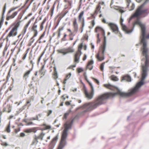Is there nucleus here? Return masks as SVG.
Listing matches in <instances>:
<instances>
[{"label": "nucleus", "mask_w": 149, "mask_h": 149, "mask_svg": "<svg viewBox=\"0 0 149 149\" xmlns=\"http://www.w3.org/2000/svg\"><path fill=\"white\" fill-rule=\"evenodd\" d=\"M12 36H13V33L12 32V31H10L7 37H10Z\"/></svg>", "instance_id": "nucleus-51"}, {"label": "nucleus", "mask_w": 149, "mask_h": 149, "mask_svg": "<svg viewBox=\"0 0 149 149\" xmlns=\"http://www.w3.org/2000/svg\"><path fill=\"white\" fill-rule=\"evenodd\" d=\"M73 123V120L69 123H66L64 125V129L63 131L61 141L59 143L57 149H62L66 144V139L68 135V131L69 129L71 128Z\"/></svg>", "instance_id": "nucleus-2"}, {"label": "nucleus", "mask_w": 149, "mask_h": 149, "mask_svg": "<svg viewBox=\"0 0 149 149\" xmlns=\"http://www.w3.org/2000/svg\"><path fill=\"white\" fill-rule=\"evenodd\" d=\"M3 107V112H6L8 113L10 112L11 110V107L10 104H7L6 107H4V104Z\"/></svg>", "instance_id": "nucleus-14"}, {"label": "nucleus", "mask_w": 149, "mask_h": 149, "mask_svg": "<svg viewBox=\"0 0 149 149\" xmlns=\"http://www.w3.org/2000/svg\"><path fill=\"white\" fill-rule=\"evenodd\" d=\"M76 64H75L74 65H70V66L68 68L69 69H72L73 68L75 67H76Z\"/></svg>", "instance_id": "nucleus-60"}, {"label": "nucleus", "mask_w": 149, "mask_h": 149, "mask_svg": "<svg viewBox=\"0 0 149 149\" xmlns=\"http://www.w3.org/2000/svg\"><path fill=\"white\" fill-rule=\"evenodd\" d=\"M148 10V9H146L144 10V11H145V12L146 15H144V16H143V17H145L147 15H148V14L149 13V12H147V11Z\"/></svg>", "instance_id": "nucleus-54"}, {"label": "nucleus", "mask_w": 149, "mask_h": 149, "mask_svg": "<svg viewBox=\"0 0 149 149\" xmlns=\"http://www.w3.org/2000/svg\"><path fill=\"white\" fill-rule=\"evenodd\" d=\"M140 19V18H137L135 21V23L136 24L139 25L140 26L141 30L142 37H146V25L145 24L141 23Z\"/></svg>", "instance_id": "nucleus-6"}, {"label": "nucleus", "mask_w": 149, "mask_h": 149, "mask_svg": "<svg viewBox=\"0 0 149 149\" xmlns=\"http://www.w3.org/2000/svg\"><path fill=\"white\" fill-rule=\"evenodd\" d=\"M84 11H81L79 14V17L78 18H81L82 17V16H83L84 14Z\"/></svg>", "instance_id": "nucleus-45"}, {"label": "nucleus", "mask_w": 149, "mask_h": 149, "mask_svg": "<svg viewBox=\"0 0 149 149\" xmlns=\"http://www.w3.org/2000/svg\"><path fill=\"white\" fill-rule=\"evenodd\" d=\"M71 73H70L67 74L66 75V77L65 79H67L68 80L70 78L71 76Z\"/></svg>", "instance_id": "nucleus-40"}, {"label": "nucleus", "mask_w": 149, "mask_h": 149, "mask_svg": "<svg viewBox=\"0 0 149 149\" xmlns=\"http://www.w3.org/2000/svg\"><path fill=\"white\" fill-rule=\"evenodd\" d=\"M64 26H63L61 28H59L58 30V37H59L60 36V31L61 30H63V29Z\"/></svg>", "instance_id": "nucleus-32"}, {"label": "nucleus", "mask_w": 149, "mask_h": 149, "mask_svg": "<svg viewBox=\"0 0 149 149\" xmlns=\"http://www.w3.org/2000/svg\"><path fill=\"white\" fill-rule=\"evenodd\" d=\"M44 65H42L40 69L39 70V72L40 74L42 75H44L45 73V70L44 69Z\"/></svg>", "instance_id": "nucleus-20"}, {"label": "nucleus", "mask_w": 149, "mask_h": 149, "mask_svg": "<svg viewBox=\"0 0 149 149\" xmlns=\"http://www.w3.org/2000/svg\"><path fill=\"white\" fill-rule=\"evenodd\" d=\"M10 77V75L8 73V74L7 76L6 77V82H8V79H9V78Z\"/></svg>", "instance_id": "nucleus-64"}, {"label": "nucleus", "mask_w": 149, "mask_h": 149, "mask_svg": "<svg viewBox=\"0 0 149 149\" xmlns=\"http://www.w3.org/2000/svg\"><path fill=\"white\" fill-rule=\"evenodd\" d=\"M121 80L122 81L125 80L128 82L130 81H131V77L127 75H125L123 76L122 77Z\"/></svg>", "instance_id": "nucleus-15"}, {"label": "nucleus", "mask_w": 149, "mask_h": 149, "mask_svg": "<svg viewBox=\"0 0 149 149\" xmlns=\"http://www.w3.org/2000/svg\"><path fill=\"white\" fill-rule=\"evenodd\" d=\"M16 48H17L18 49V52H17V54H18L19 52L20 51V48L19 47H17V46H16L14 49H13L11 50V54H13V52L15 50V49Z\"/></svg>", "instance_id": "nucleus-29"}, {"label": "nucleus", "mask_w": 149, "mask_h": 149, "mask_svg": "<svg viewBox=\"0 0 149 149\" xmlns=\"http://www.w3.org/2000/svg\"><path fill=\"white\" fill-rule=\"evenodd\" d=\"M145 38H142L141 41V43L143 44L142 54L145 56L146 58L145 64L142 65L141 81L128 92L125 93L118 91L116 93L107 92L99 95L94 102L85 104V113L91 111L99 106L106 103L107 100L113 98L116 95H118L122 97H128L136 94L139 91V88L144 84L143 81L147 75V70L149 67V56L147 54L148 49L147 47L146 42Z\"/></svg>", "instance_id": "nucleus-1"}, {"label": "nucleus", "mask_w": 149, "mask_h": 149, "mask_svg": "<svg viewBox=\"0 0 149 149\" xmlns=\"http://www.w3.org/2000/svg\"><path fill=\"white\" fill-rule=\"evenodd\" d=\"M135 7V5L134 3H132V5L131 7V8L130 9H129V10L130 11H131L133 10Z\"/></svg>", "instance_id": "nucleus-42"}, {"label": "nucleus", "mask_w": 149, "mask_h": 149, "mask_svg": "<svg viewBox=\"0 0 149 149\" xmlns=\"http://www.w3.org/2000/svg\"><path fill=\"white\" fill-rule=\"evenodd\" d=\"M37 27V25H36V24L35 25H33V26L32 27V30L33 31L34 30H35V29H35Z\"/></svg>", "instance_id": "nucleus-62"}, {"label": "nucleus", "mask_w": 149, "mask_h": 149, "mask_svg": "<svg viewBox=\"0 0 149 149\" xmlns=\"http://www.w3.org/2000/svg\"><path fill=\"white\" fill-rule=\"evenodd\" d=\"M21 22V21H19V22H17L15 26H16V27H17V28L19 27Z\"/></svg>", "instance_id": "nucleus-53"}, {"label": "nucleus", "mask_w": 149, "mask_h": 149, "mask_svg": "<svg viewBox=\"0 0 149 149\" xmlns=\"http://www.w3.org/2000/svg\"><path fill=\"white\" fill-rule=\"evenodd\" d=\"M34 40L33 38H31L29 40V45L30 46L31 45V44L33 42Z\"/></svg>", "instance_id": "nucleus-37"}, {"label": "nucleus", "mask_w": 149, "mask_h": 149, "mask_svg": "<svg viewBox=\"0 0 149 149\" xmlns=\"http://www.w3.org/2000/svg\"><path fill=\"white\" fill-rule=\"evenodd\" d=\"M91 24H92V27H91V26H89V28L90 29L92 28L94 26V25L95 24V22L94 20H93L92 21Z\"/></svg>", "instance_id": "nucleus-52"}, {"label": "nucleus", "mask_w": 149, "mask_h": 149, "mask_svg": "<svg viewBox=\"0 0 149 149\" xmlns=\"http://www.w3.org/2000/svg\"><path fill=\"white\" fill-rule=\"evenodd\" d=\"M52 77L55 80L56 79L58 78V74L55 67L54 68V72L52 74Z\"/></svg>", "instance_id": "nucleus-18"}, {"label": "nucleus", "mask_w": 149, "mask_h": 149, "mask_svg": "<svg viewBox=\"0 0 149 149\" xmlns=\"http://www.w3.org/2000/svg\"><path fill=\"white\" fill-rule=\"evenodd\" d=\"M5 131L8 133L10 132V123H9L7 125L5 128Z\"/></svg>", "instance_id": "nucleus-22"}, {"label": "nucleus", "mask_w": 149, "mask_h": 149, "mask_svg": "<svg viewBox=\"0 0 149 149\" xmlns=\"http://www.w3.org/2000/svg\"><path fill=\"white\" fill-rule=\"evenodd\" d=\"M61 99L63 102H64L65 99V95H63L61 97Z\"/></svg>", "instance_id": "nucleus-55"}, {"label": "nucleus", "mask_w": 149, "mask_h": 149, "mask_svg": "<svg viewBox=\"0 0 149 149\" xmlns=\"http://www.w3.org/2000/svg\"><path fill=\"white\" fill-rule=\"evenodd\" d=\"M149 1V0H146V1L142 4L139 6L137 9H139V10L142 9L144 5Z\"/></svg>", "instance_id": "nucleus-23"}, {"label": "nucleus", "mask_w": 149, "mask_h": 149, "mask_svg": "<svg viewBox=\"0 0 149 149\" xmlns=\"http://www.w3.org/2000/svg\"><path fill=\"white\" fill-rule=\"evenodd\" d=\"M106 38H104L102 44L100 47L98 53L95 55V57L98 61H102L104 58V54L106 45Z\"/></svg>", "instance_id": "nucleus-3"}, {"label": "nucleus", "mask_w": 149, "mask_h": 149, "mask_svg": "<svg viewBox=\"0 0 149 149\" xmlns=\"http://www.w3.org/2000/svg\"><path fill=\"white\" fill-rule=\"evenodd\" d=\"M60 20H61V19H58V22H57V25H56L55 26V27L54 28V29H55L56 28V27H57V26H58V25L59 24V23L60 22Z\"/></svg>", "instance_id": "nucleus-57"}, {"label": "nucleus", "mask_w": 149, "mask_h": 149, "mask_svg": "<svg viewBox=\"0 0 149 149\" xmlns=\"http://www.w3.org/2000/svg\"><path fill=\"white\" fill-rule=\"evenodd\" d=\"M8 46L7 45H6L5 46L3 51V55H4L5 54V52L6 51L7 49H8Z\"/></svg>", "instance_id": "nucleus-38"}, {"label": "nucleus", "mask_w": 149, "mask_h": 149, "mask_svg": "<svg viewBox=\"0 0 149 149\" xmlns=\"http://www.w3.org/2000/svg\"><path fill=\"white\" fill-rule=\"evenodd\" d=\"M17 27H16V26H14L13 28H12L10 31H12L13 33L15 31V30H17Z\"/></svg>", "instance_id": "nucleus-50"}, {"label": "nucleus", "mask_w": 149, "mask_h": 149, "mask_svg": "<svg viewBox=\"0 0 149 149\" xmlns=\"http://www.w3.org/2000/svg\"><path fill=\"white\" fill-rule=\"evenodd\" d=\"M83 47V43H81L78 45V50L74 55V62L78 63L79 62L80 57L81 54V49Z\"/></svg>", "instance_id": "nucleus-5"}, {"label": "nucleus", "mask_w": 149, "mask_h": 149, "mask_svg": "<svg viewBox=\"0 0 149 149\" xmlns=\"http://www.w3.org/2000/svg\"><path fill=\"white\" fill-rule=\"evenodd\" d=\"M100 4L101 2H99L97 6L96 9L95 11V13L96 14H97L98 11H100V10L101 8V6L100 5Z\"/></svg>", "instance_id": "nucleus-21"}, {"label": "nucleus", "mask_w": 149, "mask_h": 149, "mask_svg": "<svg viewBox=\"0 0 149 149\" xmlns=\"http://www.w3.org/2000/svg\"><path fill=\"white\" fill-rule=\"evenodd\" d=\"M58 134L52 140L48 146V149H53L58 139Z\"/></svg>", "instance_id": "nucleus-12"}, {"label": "nucleus", "mask_w": 149, "mask_h": 149, "mask_svg": "<svg viewBox=\"0 0 149 149\" xmlns=\"http://www.w3.org/2000/svg\"><path fill=\"white\" fill-rule=\"evenodd\" d=\"M45 53V51H44L41 54V55H40V56L38 58V60H37V64L38 65L40 62V59H41V57H42V56H43V55Z\"/></svg>", "instance_id": "nucleus-27"}, {"label": "nucleus", "mask_w": 149, "mask_h": 149, "mask_svg": "<svg viewBox=\"0 0 149 149\" xmlns=\"http://www.w3.org/2000/svg\"><path fill=\"white\" fill-rule=\"evenodd\" d=\"M57 52L58 53H61L63 55H65L68 53L73 52L74 50L72 47H69L66 49L63 48L57 50Z\"/></svg>", "instance_id": "nucleus-9"}, {"label": "nucleus", "mask_w": 149, "mask_h": 149, "mask_svg": "<svg viewBox=\"0 0 149 149\" xmlns=\"http://www.w3.org/2000/svg\"><path fill=\"white\" fill-rule=\"evenodd\" d=\"M1 145L3 146H7L8 145V144L7 142H3L2 141H1Z\"/></svg>", "instance_id": "nucleus-34"}, {"label": "nucleus", "mask_w": 149, "mask_h": 149, "mask_svg": "<svg viewBox=\"0 0 149 149\" xmlns=\"http://www.w3.org/2000/svg\"><path fill=\"white\" fill-rule=\"evenodd\" d=\"M42 126L44 127H43L41 129L42 131L48 129H50L51 128V126L50 125H47L45 124H43Z\"/></svg>", "instance_id": "nucleus-19"}, {"label": "nucleus", "mask_w": 149, "mask_h": 149, "mask_svg": "<svg viewBox=\"0 0 149 149\" xmlns=\"http://www.w3.org/2000/svg\"><path fill=\"white\" fill-rule=\"evenodd\" d=\"M69 114V113H65L63 116V118L66 119L67 118Z\"/></svg>", "instance_id": "nucleus-48"}, {"label": "nucleus", "mask_w": 149, "mask_h": 149, "mask_svg": "<svg viewBox=\"0 0 149 149\" xmlns=\"http://www.w3.org/2000/svg\"><path fill=\"white\" fill-rule=\"evenodd\" d=\"M144 13H145V12L144 11V10H142V9L140 10H139V9H136L135 13L133 14L130 17L128 21V23H129L132 19L139 15H141Z\"/></svg>", "instance_id": "nucleus-8"}, {"label": "nucleus", "mask_w": 149, "mask_h": 149, "mask_svg": "<svg viewBox=\"0 0 149 149\" xmlns=\"http://www.w3.org/2000/svg\"><path fill=\"white\" fill-rule=\"evenodd\" d=\"M29 50V48H28L26 49V50L25 51V53L23 54V56L22 57V60H24L25 59Z\"/></svg>", "instance_id": "nucleus-24"}, {"label": "nucleus", "mask_w": 149, "mask_h": 149, "mask_svg": "<svg viewBox=\"0 0 149 149\" xmlns=\"http://www.w3.org/2000/svg\"><path fill=\"white\" fill-rule=\"evenodd\" d=\"M18 13V11H15L11 15V18H14L15 16L17 15Z\"/></svg>", "instance_id": "nucleus-36"}, {"label": "nucleus", "mask_w": 149, "mask_h": 149, "mask_svg": "<svg viewBox=\"0 0 149 149\" xmlns=\"http://www.w3.org/2000/svg\"><path fill=\"white\" fill-rule=\"evenodd\" d=\"M93 63V61L91 60L90 61H89L87 66V68L90 70H91L93 68L92 65Z\"/></svg>", "instance_id": "nucleus-17"}, {"label": "nucleus", "mask_w": 149, "mask_h": 149, "mask_svg": "<svg viewBox=\"0 0 149 149\" xmlns=\"http://www.w3.org/2000/svg\"><path fill=\"white\" fill-rule=\"evenodd\" d=\"M84 11H81L79 14V17L78 18H81L82 17V16H83L84 14Z\"/></svg>", "instance_id": "nucleus-44"}, {"label": "nucleus", "mask_w": 149, "mask_h": 149, "mask_svg": "<svg viewBox=\"0 0 149 149\" xmlns=\"http://www.w3.org/2000/svg\"><path fill=\"white\" fill-rule=\"evenodd\" d=\"M82 28L84 27V18H82Z\"/></svg>", "instance_id": "nucleus-58"}, {"label": "nucleus", "mask_w": 149, "mask_h": 149, "mask_svg": "<svg viewBox=\"0 0 149 149\" xmlns=\"http://www.w3.org/2000/svg\"><path fill=\"white\" fill-rule=\"evenodd\" d=\"M32 70V68L30 69L29 70L26 72L24 74L23 77L25 79H26L29 77V75L30 74Z\"/></svg>", "instance_id": "nucleus-16"}, {"label": "nucleus", "mask_w": 149, "mask_h": 149, "mask_svg": "<svg viewBox=\"0 0 149 149\" xmlns=\"http://www.w3.org/2000/svg\"><path fill=\"white\" fill-rule=\"evenodd\" d=\"M20 130V128L19 127L14 129V132L15 134H17Z\"/></svg>", "instance_id": "nucleus-33"}, {"label": "nucleus", "mask_w": 149, "mask_h": 149, "mask_svg": "<svg viewBox=\"0 0 149 149\" xmlns=\"http://www.w3.org/2000/svg\"><path fill=\"white\" fill-rule=\"evenodd\" d=\"M102 21L104 23H107L108 24L111 30L113 32L116 34H118L119 36H122L121 33L119 31L117 25L112 23H108V22H107L106 20L104 18L102 19Z\"/></svg>", "instance_id": "nucleus-4"}, {"label": "nucleus", "mask_w": 149, "mask_h": 149, "mask_svg": "<svg viewBox=\"0 0 149 149\" xmlns=\"http://www.w3.org/2000/svg\"><path fill=\"white\" fill-rule=\"evenodd\" d=\"M88 83L91 88V91L89 93H88L87 90L85 88L84 89V93L86 97L89 100H91L93 98V96L94 93V90L92 84L89 82H88Z\"/></svg>", "instance_id": "nucleus-7"}, {"label": "nucleus", "mask_w": 149, "mask_h": 149, "mask_svg": "<svg viewBox=\"0 0 149 149\" xmlns=\"http://www.w3.org/2000/svg\"><path fill=\"white\" fill-rule=\"evenodd\" d=\"M31 101V99H30L29 100L27 101L26 104L25 105V106H27L28 107H29L31 105V104H30V102Z\"/></svg>", "instance_id": "nucleus-30"}, {"label": "nucleus", "mask_w": 149, "mask_h": 149, "mask_svg": "<svg viewBox=\"0 0 149 149\" xmlns=\"http://www.w3.org/2000/svg\"><path fill=\"white\" fill-rule=\"evenodd\" d=\"M92 78L98 85L99 84V82L98 80L93 77Z\"/></svg>", "instance_id": "nucleus-46"}, {"label": "nucleus", "mask_w": 149, "mask_h": 149, "mask_svg": "<svg viewBox=\"0 0 149 149\" xmlns=\"http://www.w3.org/2000/svg\"><path fill=\"white\" fill-rule=\"evenodd\" d=\"M45 133H44L43 132H41L38 136H35L34 140L32 142V144H37L38 143V139H40L41 141L43 140V137L45 135Z\"/></svg>", "instance_id": "nucleus-10"}, {"label": "nucleus", "mask_w": 149, "mask_h": 149, "mask_svg": "<svg viewBox=\"0 0 149 149\" xmlns=\"http://www.w3.org/2000/svg\"><path fill=\"white\" fill-rule=\"evenodd\" d=\"M127 7L128 8L129 6L130 3L131 2V0H127Z\"/></svg>", "instance_id": "nucleus-59"}, {"label": "nucleus", "mask_w": 149, "mask_h": 149, "mask_svg": "<svg viewBox=\"0 0 149 149\" xmlns=\"http://www.w3.org/2000/svg\"><path fill=\"white\" fill-rule=\"evenodd\" d=\"M116 67L114 66H110L109 67V72L111 73H112L113 72L114 69Z\"/></svg>", "instance_id": "nucleus-28"}, {"label": "nucleus", "mask_w": 149, "mask_h": 149, "mask_svg": "<svg viewBox=\"0 0 149 149\" xmlns=\"http://www.w3.org/2000/svg\"><path fill=\"white\" fill-rule=\"evenodd\" d=\"M71 102V101H67L66 102H65V104L66 105H70V102Z\"/></svg>", "instance_id": "nucleus-63"}, {"label": "nucleus", "mask_w": 149, "mask_h": 149, "mask_svg": "<svg viewBox=\"0 0 149 149\" xmlns=\"http://www.w3.org/2000/svg\"><path fill=\"white\" fill-rule=\"evenodd\" d=\"M95 31L96 33L98 32L100 33L103 36V37H106L105 35V31L102 27L99 26L96 27L95 29Z\"/></svg>", "instance_id": "nucleus-13"}, {"label": "nucleus", "mask_w": 149, "mask_h": 149, "mask_svg": "<svg viewBox=\"0 0 149 149\" xmlns=\"http://www.w3.org/2000/svg\"><path fill=\"white\" fill-rule=\"evenodd\" d=\"M77 70L78 73H80L81 72H82L84 71L83 69L82 68H77Z\"/></svg>", "instance_id": "nucleus-35"}, {"label": "nucleus", "mask_w": 149, "mask_h": 149, "mask_svg": "<svg viewBox=\"0 0 149 149\" xmlns=\"http://www.w3.org/2000/svg\"><path fill=\"white\" fill-rule=\"evenodd\" d=\"M124 21V19L122 17H121L120 20V24L122 26L123 30L126 33L129 34L130 33L133 31V29L130 31L127 27V26L124 24H123Z\"/></svg>", "instance_id": "nucleus-11"}, {"label": "nucleus", "mask_w": 149, "mask_h": 149, "mask_svg": "<svg viewBox=\"0 0 149 149\" xmlns=\"http://www.w3.org/2000/svg\"><path fill=\"white\" fill-rule=\"evenodd\" d=\"M75 24H77V19L76 18H75L74 19V21L73 22V25Z\"/></svg>", "instance_id": "nucleus-61"}, {"label": "nucleus", "mask_w": 149, "mask_h": 149, "mask_svg": "<svg viewBox=\"0 0 149 149\" xmlns=\"http://www.w3.org/2000/svg\"><path fill=\"white\" fill-rule=\"evenodd\" d=\"M33 31L34 32V35L32 37H35L37 36L38 33V32L36 29L34 30Z\"/></svg>", "instance_id": "nucleus-39"}, {"label": "nucleus", "mask_w": 149, "mask_h": 149, "mask_svg": "<svg viewBox=\"0 0 149 149\" xmlns=\"http://www.w3.org/2000/svg\"><path fill=\"white\" fill-rule=\"evenodd\" d=\"M105 63L104 62L103 63L100 65V69L102 71V72L103 71L104 68V66Z\"/></svg>", "instance_id": "nucleus-31"}, {"label": "nucleus", "mask_w": 149, "mask_h": 149, "mask_svg": "<svg viewBox=\"0 0 149 149\" xmlns=\"http://www.w3.org/2000/svg\"><path fill=\"white\" fill-rule=\"evenodd\" d=\"M74 25V31L76 32H77V29H78V25L75 24V25Z\"/></svg>", "instance_id": "nucleus-47"}, {"label": "nucleus", "mask_w": 149, "mask_h": 149, "mask_svg": "<svg viewBox=\"0 0 149 149\" xmlns=\"http://www.w3.org/2000/svg\"><path fill=\"white\" fill-rule=\"evenodd\" d=\"M110 78L111 80L113 81H117L118 80L117 77L114 75H112L110 77Z\"/></svg>", "instance_id": "nucleus-26"}, {"label": "nucleus", "mask_w": 149, "mask_h": 149, "mask_svg": "<svg viewBox=\"0 0 149 149\" xmlns=\"http://www.w3.org/2000/svg\"><path fill=\"white\" fill-rule=\"evenodd\" d=\"M30 63L32 65V69L33 67L34 63L33 62L32 60H30Z\"/></svg>", "instance_id": "nucleus-56"}, {"label": "nucleus", "mask_w": 149, "mask_h": 149, "mask_svg": "<svg viewBox=\"0 0 149 149\" xmlns=\"http://www.w3.org/2000/svg\"><path fill=\"white\" fill-rule=\"evenodd\" d=\"M24 132L27 133L31 132V128L26 129Z\"/></svg>", "instance_id": "nucleus-43"}, {"label": "nucleus", "mask_w": 149, "mask_h": 149, "mask_svg": "<svg viewBox=\"0 0 149 149\" xmlns=\"http://www.w3.org/2000/svg\"><path fill=\"white\" fill-rule=\"evenodd\" d=\"M37 127H33L31 128V132L33 133H36V132L37 130Z\"/></svg>", "instance_id": "nucleus-41"}, {"label": "nucleus", "mask_w": 149, "mask_h": 149, "mask_svg": "<svg viewBox=\"0 0 149 149\" xmlns=\"http://www.w3.org/2000/svg\"><path fill=\"white\" fill-rule=\"evenodd\" d=\"M52 111L51 110H49L48 111L47 113V116H49L52 113Z\"/></svg>", "instance_id": "nucleus-49"}, {"label": "nucleus", "mask_w": 149, "mask_h": 149, "mask_svg": "<svg viewBox=\"0 0 149 149\" xmlns=\"http://www.w3.org/2000/svg\"><path fill=\"white\" fill-rule=\"evenodd\" d=\"M104 86L110 89H112L113 88V86L110 84H104Z\"/></svg>", "instance_id": "nucleus-25"}]
</instances>
